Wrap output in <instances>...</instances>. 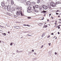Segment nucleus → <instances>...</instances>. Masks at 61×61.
Here are the masks:
<instances>
[{
  "mask_svg": "<svg viewBox=\"0 0 61 61\" xmlns=\"http://www.w3.org/2000/svg\"><path fill=\"white\" fill-rule=\"evenodd\" d=\"M0 26L1 27H2L3 28L4 27L3 26H1V25H0Z\"/></svg>",
  "mask_w": 61,
  "mask_h": 61,
  "instance_id": "nucleus-30",
  "label": "nucleus"
},
{
  "mask_svg": "<svg viewBox=\"0 0 61 61\" xmlns=\"http://www.w3.org/2000/svg\"><path fill=\"white\" fill-rule=\"evenodd\" d=\"M47 21L48 22V21H49V20H47Z\"/></svg>",
  "mask_w": 61,
  "mask_h": 61,
  "instance_id": "nucleus-61",
  "label": "nucleus"
},
{
  "mask_svg": "<svg viewBox=\"0 0 61 61\" xmlns=\"http://www.w3.org/2000/svg\"><path fill=\"white\" fill-rule=\"evenodd\" d=\"M58 11H59V10H57V11H56V13H57V12H58Z\"/></svg>",
  "mask_w": 61,
  "mask_h": 61,
  "instance_id": "nucleus-23",
  "label": "nucleus"
},
{
  "mask_svg": "<svg viewBox=\"0 0 61 61\" xmlns=\"http://www.w3.org/2000/svg\"><path fill=\"white\" fill-rule=\"evenodd\" d=\"M42 13H46V11H43L41 12Z\"/></svg>",
  "mask_w": 61,
  "mask_h": 61,
  "instance_id": "nucleus-19",
  "label": "nucleus"
},
{
  "mask_svg": "<svg viewBox=\"0 0 61 61\" xmlns=\"http://www.w3.org/2000/svg\"><path fill=\"white\" fill-rule=\"evenodd\" d=\"M1 5L3 7L5 6V3L4 2H2L1 3Z\"/></svg>",
  "mask_w": 61,
  "mask_h": 61,
  "instance_id": "nucleus-7",
  "label": "nucleus"
},
{
  "mask_svg": "<svg viewBox=\"0 0 61 61\" xmlns=\"http://www.w3.org/2000/svg\"><path fill=\"white\" fill-rule=\"evenodd\" d=\"M32 36V35H30L28 34H27L26 35V36Z\"/></svg>",
  "mask_w": 61,
  "mask_h": 61,
  "instance_id": "nucleus-21",
  "label": "nucleus"
},
{
  "mask_svg": "<svg viewBox=\"0 0 61 61\" xmlns=\"http://www.w3.org/2000/svg\"><path fill=\"white\" fill-rule=\"evenodd\" d=\"M23 51H19V53H20V52H22Z\"/></svg>",
  "mask_w": 61,
  "mask_h": 61,
  "instance_id": "nucleus-33",
  "label": "nucleus"
},
{
  "mask_svg": "<svg viewBox=\"0 0 61 61\" xmlns=\"http://www.w3.org/2000/svg\"><path fill=\"white\" fill-rule=\"evenodd\" d=\"M51 35H54V33H52L51 34Z\"/></svg>",
  "mask_w": 61,
  "mask_h": 61,
  "instance_id": "nucleus-39",
  "label": "nucleus"
},
{
  "mask_svg": "<svg viewBox=\"0 0 61 61\" xmlns=\"http://www.w3.org/2000/svg\"><path fill=\"white\" fill-rule=\"evenodd\" d=\"M61 2H59V1H57L56 3V5H57V4H61Z\"/></svg>",
  "mask_w": 61,
  "mask_h": 61,
  "instance_id": "nucleus-11",
  "label": "nucleus"
},
{
  "mask_svg": "<svg viewBox=\"0 0 61 61\" xmlns=\"http://www.w3.org/2000/svg\"><path fill=\"white\" fill-rule=\"evenodd\" d=\"M34 11L36 13H38V10H34Z\"/></svg>",
  "mask_w": 61,
  "mask_h": 61,
  "instance_id": "nucleus-14",
  "label": "nucleus"
},
{
  "mask_svg": "<svg viewBox=\"0 0 61 61\" xmlns=\"http://www.w3.org/2000/svg\"><path fill=\"white\" fill-rule=\"evenodd\" d=\"M56 15H58V13H56Z\"/></svg>",
  "mask_w": 61,
  "mask_h": 61,
  "instance_id": "nucleus-44",
  "label": "nucleus"
},
{
  "mask_svg": "<svg viewBox=\"0 0 61 61\" xmlns=\"http://www.w3.org/2000/svg\"><path fill=\"white\" fill-rule=\"evenodd\" d=\"M11 3L12 5H13V4H14V1H13V0H12L11 1Z\"/></svg>",
  "mask_w": 61,
  "mask_h": 61,
  "instance_id": "nucleus-12",
  "label": "nucleus"
},
{
  "mask_svg": "<svg viewBox=\"0 0 61 61\" xmlns=\"http://www.w3.org/2000/svg\"><path fill=\"white\" fill-rule=\"evenodd\" d=\"M3 32V31L1 30H0V33H2Z\"/></svg>",
  "mask_w": 61,
  "mask_h": 61,
  "instance_id": "nucleus-28",
  "label": "nucleus"
},
{
  "mask_svg": "<svg viewBox=\"0 0 61 61\" xmlns=\"http://www.w3.org/2000/svg\"><path fill=\"white\" fill-rule=\"evenodd\" d=\"M4 8L5 9H7L8 11H9L10 10V7L11 6L10 5H8V6H4Z\"/></svg>",
  "mask_w": 61,
  "mask_h": 61,
  "instance_id": "nucleus-1",
  "label": "nucleus"
},
{
  "mask_svg": "<svg viewBox=\"0 0 61 61\" xmlns=\"http://www.w3.org/2000/svg\"><path fill=\"white\" fill-rule=\"evenodd\" d=\"M28 18L29 19H30V18H31V17H28Z\"/></svg>",
  "mask_w": 61,
  "mask_h": 61,
  "instance_id": "nucleus-37",
  "label": "nucleus"
},
{
  "mask_svg": "<svg viewBox=\"0 0 61 61\" xmlns=\"http://www.w3.org/2000/svg\"><path fill=\"white\" fill-rule=\"evenodd\" d=\"M35 6L36 8H38V6L37 5H35Z\"/></svg>",
  "mask_w": 61,
  "mask_h": 61,
  "instance_id": "nucleus-16",
  "label": "nucleus"
},
{
  "mask_svg": "<svg viewBox=\"0 0 61 61\" xmlns=\"http://www.w3.org/2000/svg\"><path fill=\"white\" fill-rule=\"evenodd\" d=\"M56 24H57V22H55V25H56Z\"/></svg>",
  "mask_w": 61,
  "mask_h": 61,
  "instance_id": "nucleus-40",
  "label": "nucleus"
},
{
  "mask_svg": "<svg viewBox=\"0 0 61 61\" xmlns=\"http://www.w3.org/2000/svg\"><path fill=\"white\" fill-rule=\"evenodd\" d=\"M59 20H60V21H61V19H59Z\"/></svg>",
  "mask_w": 61,
  "mask_h": 61,
  "instance_id": "nucleus-56",
  "label": "nucleus"
},
{
  "mask_svg": "<svg viewBox=\"0 0 61 61\" xmlns=\"http://www.w3.org/2000/svg\"><path fill=\"white\" fill-rule=\"evenodd\" d=\"M29 10L28 9H27V12L28 13H29Z\"/></svg>",
  "mask_w": 61,
  "mask_h": 61,
  "instance_id": "nucleus-26",
  "label": "nucleus"
},
{
  "mask_svg": "<svg viewBox=\"0 0 61 61\" xmlns=\"http://www.w3.org/2000/svg\"><path fill=\"white\" fill-rule=\"evenodd\" d=\"M43 46H44L43 45H42V46H41V48H43Z\"/></svg>",
  "mask_w": 61,
  "mask_h": 61,
  "instance_id": "nucleus-34",
  "label": "nucleus"
},
{
  "mask_svg": "<svg viewBox=\"0 0 61 61\" xmlns=\"http://www.w3.org/2000/svg\"><path fill=\"white\" fill-rule=\"evenodd\" d=\"M32 51H33V52H34V50H32Z\"/></svg>",
  "mask_w": 61,
  "mask_h": 61,
  "instance_id": "nucleus-48",
  "label": "nucleus"
},
{
  "mask_svg": "<svg viewBox=\"0 0 61 61\" xmlns=\"http://www.w3.org/2000/svg\"><path fill=\"white\" fill-rule=\"evenodd\" d=\"M21 15L23 16V14H22V12L21 11L20 12Z\"/></svg>",
  "mask_w": 61,
  "mask_h": 61,
  "instance_id": "nucleus-25",
  "label": "nucleus"
},
{
  "mask_svg": "<svg viewBox=\"0 0 61 61\" xmlns=\"http://www.w3.org/2000/svg\"><path fill=\"white\" fill-rule=\"evenodd\" d=\"M27 9L29 10V11H31V10H32V9H31V7L30 6H29V7H28L27 8Z\"/></svg>",
  "mask_w": 61,
  "mask_h": 61,
  "instance_id": "nucleus-10",
  "label": "nucleus"
},
{
  "mask_svg": "<svg viewBox=\"0 0 61 61\" xmlns=\"http://www.w3.org/2000/svg\"><path fill=\"white\" fill-rule=\"evenodd\" d=\"M50 37V35H49L47 37V38H49Z\"/></svg>",
  "mask_w": 61,
  "mask_h": 61,
  "instance_id": "nucleus-29",
  "label": "nucleus"
},
{
  "mask_svg": "<svg viewBox=\"0 0 61 61\" xmlns=\"http://www.w3.org/2000/svg\"><path fill=\"white\" fill-rule=\"evenodd\" d=\"M41 36H42V37H43V35H42Z\"/></svg>",
  "mask_w": 61,
  "mask_h": 61,
  "instance_id": "nucleus-58",
  "label": "nucleus"
},
{
  "mask_svg": "<svg viewBox=\"0 0 61 61\" xmlns=\"http://www.w3.org/2000/svg\"><path fill=\"white\" fill-rule=\"evenodd\" d=\"M17 9H20V8H19V7H17Z\"/></svg>",
  "mask_w": 61,
  "mask_h": 61,
  "instance_id": "nucleus-27",
  "label": "nucleus"
},
{
  "mask_svg": "<svg viewBox=\"0 0 61 61\" xmlns=\"http://www.w3.org/2000/svg\"><path fill=\"white\" fill-rule=\"evenodd\" d=\"M27 32H28L27 31H25V32H24V33H27Z\"/></svg>",
  "mask_w": 61,
  "mask_h": 61,
  "instance_id": "nucleus-43",
  "label": "nucleus"
},
{
  "mask_svg": "<svg viewBox=\"0 0 61 61\" xmlns=\"http://www.w3.org/2000/svg\"><path fill=\"white\" fill-rule=\"evenodd\" d=\"M55 37H56V36H54V37L53 38H55Z\"/></svg>",
  "mask_w": 61,
  "mask_h": 61,
  "instance_id": "nucleus-63",
  "label": "nucleus"
},
{
  "mask_svg": "<svg viewBox=\"0 0 61 61\" xmlns=\"http://www.w3.org/2000/svg\"><path fill=\"white\" fill-rule=\"evenodd\" d=\"M42 7L44 9H45L46 10V9H47V7L46 6H44V5H42Z\"/></svg>",
  "mask_w": 61,
  "mask_h": 61,
  "instance_id": "nucleus-4",
  "label": "nucleus"
},
{
  "mask_svg": "<svg viewBox=\"0 0 61 61\" xmlns=\"http://www.w3.org/2000/svg\"><path fill=\"white\" fill-rule=\"evenodd\" d=\"M58 17H60V15H59L58 16Z\"/></svg>",
  "mask_w": 61,
  "mask_h": 61,
  "instance_id": "nucleus-41",
  "label": "nucleus"
},
{
  "mask_svg": "<svg viewBox=\"0 0 61 61\" xmlns=\"http://www.w3.org/2000/svg\"><path fill=\"white\" fill-rule=\"evenodd\" d=\"M28 26H29V27H30V25H28Z\"/></svg>",
  "mask_w": 61,
  "mask_h": 61,
  "instance_id": "nucleus-53",
  "label": "nucleus"
},
{
  "mask_svg": "<svg viewBox=\"0 0 61 61\" xmlns=\"http://www.w3.org/2000/svg\"><path fill=\"white\" fill-rule=\"evenodd\" d=\"M57 21L56 20V21H55V23H57Z\"/></svg>",
  "mask_w": 61,
  "mask_h": 61,
  "instance_id": "nucleus-51",
  "label": "nucleus"
},
{
  "mask_svg": "<svg viewBox=\"0 0 61 61\" xmlns=\"http://www.w3.org/2000/svg\"><path fill=\"white\" fill-rule=\"evenodd\" d=\"M31 4L32 6H33L36 4V3L34 2H32L31 3Z\"/></svg>",
  "mask_w": 61,
  "mask_h": 61,
  "instance_id": "nucleus-8",
  "label": "nucleus"
},
{
  "mask_svg": "<svg viewBox=\"0 0 61 61\" xmlns=\"http://www.w3.org/2000/svg\"><path fill=\"white\" fill-rule=\"evenodd\" d=\"M42 9V7H41V8H40V9Z\"/></svg>",
  "mask_w": 61,
  "mask_h": 61,
  "instance_id": "nucleus-42",
  "label": "nucleus"
},
{
  "mask_svg": "<svg viewBox=\"0 0 61 61\" xmlns=\"http://www.w3.org/2000/svg\"><path fill=\"white\" fill-rule=\"evenodd\" d=\"M51 18H52V19H54V18H53V17H51Z\"/></svg>",
  "mask_w": 61,
  "mask_h": 61,
  "instance_id": "nucleus-52",
  "label": "nucleus"
},
{
  "mask_svg": "<svg viewBox=\"0 0 61 61\" xmlns=\"http://www.w3.org/2000/svg\"><path fill=\"white\" fill-rule=\"evenodd\" d=\"M8 33H9V34L10 33V32L9 31H8Z\"/></svg>",
  "mask_w": 61,
  "mask_h": 61,
  "instance_id": "nucleus-47",
  "label": "nucleus"
},
{
  "mask_svg": "<svg viewBox=\"0 0 61 61\" xmlns=\"http://www.w3.org/2000/svg\"><path fill=\"white\" fill-rule=\"evenodd\" d=\"M58 34H60V33H59V32H58Z\"/></svg>",
  "mask_w": 61,
  "mask_h": 61,
  "instance_id": "nucleus-50",
  "label": "nucleus"
},
{
  "mask_svg": "<svg viewBox=\"0 0 61 61\" xmlns=\"http://www.w3.org/2000/svg\"><path fill=\"white\" fill-rule=\"evenodd\" d=\"M42 35H43V36H45L44 35V34H43Z\"/></svg>",
  "mask_w": 61,
  "mask_h": 61,
  "instance_id": "nucleus-49",
  "label": "nucleus"
},
{
  "mask_svg": "<svg viewBox=\"0 0 61 61\" xmlns=\"http://www.w3.org/2000/svg\"><path fill=\"white\" fill-rule=\"evenodd\" d=\"M38 25L40 26H41L43 25V24H42V23H40L38 24Z\"/></svg>",
  "mask_w": 61,
  "mask_h": 61,
  "instance_id": "nucleus-13",
  "label": "nucleus"
},
{
  "mask_svg": "<svg viewBox=\"0 0 61 61\" xmlns=\"http://www.w3.org/2000/svg\"><path fill=\"white\" fill-rule=\"evenodd\" d=\"M44 26L45 28H46V27H47L48 26L47 25H45L43 26V28H44Z\"/></svg>",
  "mask_w": 61,
  "mask_h": 61,
  "instance_id": "nucleus-15",
  "label": "nucleus"
},
{
  "mask_svg": "<svg viewBox=\"0 0 61 61\" xmlns=\"http://www.w3.org/2000/svg\"><path fill=\"white\" fill-rule=\"evenodd\" d=\"M14 27L15 28H16L17 29H18L20 28V27H18V26H14Z\"/></svg>",
  "mask_w": 61,
  "mask_h": 61,
  "instance_id": "nucleus-9",
  "label": "nucleus"
},
{
  "mask_svg": "<svg viewBox=\"0 0 61 61\" xmlns=\"http://www.w3.org/2000/svg\"><path fill=\"white\" fill-rule=\"evenodd\" d=\"M49 9H51V7H49Z\"/></svg>",
  "mask_w": 61,
  "mask_h": 61,
  "instance_id": "nucleus-38",
  "label": "nucleus"
},
{
  "mask_svg": "<svg viewBox=\"0 0 61 61\" xmlns=\"http://www.w3.org/2000/svg\"><path fill=\"white\" fill-rule=\"evenodd\" d=\"M15 9H13L12 8L11 9V8L10 7V10H9V11H10L11 12H13L14 11H15Z\"/></svg>",
  "mask_w": 61,
  "mask_h": 61,
  "instance_id": "nucleus-5",
  "label": "nucleus"
},
{
  "mask_svg": "<svg viewBox=\"0 0 61 61\" xmlns=\"http://www.w3.org/2000/svg\"><path fill=\"white\" fill-rule=\"evenodd\" d=\"M57 39V38L56 37V38H55V39Z\"/></svg>",
  "mask_w": 61,
  "mask_h": 61,
  "instance_id": "nucleus-59",
  "label": "nucleus"
},
{
  "mask_svg": "<svg viewBox=\"0 0 61 61\" xmlns=\"http://www.w3.org/2000/svg\"><path fill=\"white\" fill-rule=\"evenodd\" d=\"M34 54H35V55H36V53H34Z\"/></svg>",
  "mask_w": 61,
  "mask_h": 61,
  "instance_id": "nucleus-57",
  "label": "nucleus"
},
{
  "mask_svg": "<svg viewBox=\"0 0 61 61\" xmlns=\"http://www.w3.org/2000/svg\"><path fill=\"white\" fill-rule=\"evenodd\" d=\"M49 25V26H50V25Z\"/></svg>",
  "mask_w": 61,
  "mask_h": 61,
  "instance_id": "nucleus-64",
  "label": "nucleus"
},
{
  "mask_svg": "<svg viewBox=\"0 0 61 61\" xmlns=\"http://www.w3.org/2000/svg\"><path fill=\"white\" fill-rule=\"evenodd\" d=\"M21 12V11L20 10H18L17 12L16 15H20Z\"/></svg>",
  "mask_w": 61,
  "mask_h": 61,
  "instance_id": "nucleus-3",
  "label": "nucleus"
},
{
  "mask_svg": "<svg viewBox=\"0 0 61 61\" xmlns=\"http://www.w3.org/2000/svg\"><path fill=\"white\" fill-rule=\"evenodd\" d=\"M43 19H43V18L42 19V20H43Z\"/></svg>",
  "mask_w": 61,
  "mask_h": 61,
  "instance_id": "nucleus-60",
  "label": "nucleus"
},
{
  "mask_svg": "<svg viewBox=\"0 0 61 61\" xmlns=\"http://www.w3.org/2000/svg\"><path fill=\"white\" fill-rule=\"evenodd\" d=\"M49 15L50 16V15H51V14H49Z\"/></svg>",
  "mask_w": 61,
  "mask_h": 61,
  "instance_id": "nucleus-46",
  "label": "nucleus"
},
{
  "mask_svg": "<svg viewBox=\"0 0 61 61\" xmlns=\"http://www.w3.org/2000/svg\"><path fill=\"white\" fill-rule=\"evenodd\" d=\"M4 36H6V34L5 33H4L3 34Z\"/></svg>",
  "mask_w": 61,
  "mask_h": 61,
  "instance_id": "nucleus-32",
  "label": "nucleus"
},
{
  "mask_svg": "<svg viewBox=\"0 0 61 61\" xmlns=\"http://www.w3.org/2000/svg\"><path fill=\"white\" fill-rule=\"evenodd\" d=\"M26 4L27 5H31V3L30 1H28L26 2Z\"/></svg>",
  "mask_w": 61,
  "mask_h": 61,
  "instance_id": "nucleus-6",
  "label": "nucleus"
},
{
  "mask_svg": "<svg viewBox=\"0 0 61 61\" xmlns=\"http://www.w3.org/2000/svg\"><path fill=\"white\" fill-rule=\"evenodd\" d=\"M55 55H56V54H57V53H56V52H55Z\"/></svg>",
  "mask_w": 61,
  "mask_h": 61,
  "instance_id": "nucleus-36",
  "label": "nucleus"
},
{
  "mask_svg": "<svg viewBox=\"0 0 61 61\" xmlns=\"http://www.w3.org/2000/svg\"><path fill=\"white\" fill-rule=\"evenodd\" d=\"M58 29H60V27H58Z\"/></svg>",
  "mask_w": 61,
  "mask_h": 61,
  "instance_id": "nucleus-45",
  "label": "nucleus"
},
{
  "mask_svg": "<svg viewBox=\"0 0 61 61\" xmlns=\"http://www.w3.org/2000/svg\"><path fill=\"white\" fill-rule=\"evenodd\" d=\"M50 5H51L52 6V7H54L56 6V4L53 2H52L51 3Z\"/></svg>",
  "mask_w": 61,
  "mask_h": 61,
  "instance_id": "nucleus-2",
  "label": "nucleus"
},
{
  "mask_svg": "<svg viewBox=\"0 0 61 61\" xmlns=\"http://www.w3.org/2000/svg\"><path fill=\"white\" fill-rule=\"evenodd\" d=\"M12 44H13V43H11L10 44V45L11 46H12Z\"/></svg>",
  "mask_w": 61,
  "mask_h": 61,
  "instance_id": "nucleus-22",
  "label": "nucleus"
},
{
  "mask_svg": "<svg viewBox=\"0 0 61 61\" xmlns=\"http://www.w3.org/2000/svg\"><path fill=\"white\" fill-rule=\"evenodd\" d=\"M20 9L21 10V9H22V7H20Z\"/></svg>",
  "mask_w": 61,
  "mask_h": 61,
  "instance_id": "nucleus-55",
  "label": "nucleus"
},
{
  "mask_svg": "<svg viewBox=\"0 0 61 61\" xmlns=\"http://www.w3.org/2000/svg\"><path fill=\"white\" fill-rule=\"evenodd\" d=\"M40 0H38L37 1V3L38 4L39 3H40Z\"/></svg>",
  "mask_w": 61,
  "mask_h": 61,
  "instance_id": "nucleus-18",
  "label": "nucleus"
},
{
  "mask_svg": "<svg viewBox=\"0 0 61 61\" xmlns=\"http://www.w3.org/2000/svg\"><path fill=\"white\" fill-rule=\"evenodd\" d=\"M16 52H17V53H19V51L18 50H17V51H16Z\"/></svg>",
  "mask_w": 61,
  "mask_h": 61,
  "instance_id": "nucleus-20",
  "label": "nucleus"
},
{
  "mask_svg": "<svg viewBox=\"0 0 61 61\" xmlns=\"http://www.w3.org/2000/svg\"><path fill=\"white\" fill-rule=\"evenodd\" d=\"M0 43H1V41H0Z\"/></svg>",
  "mask_w": 61,
  "mask_h": 61,
  "instance_id": "nucleus-62",
  "label": "nucleus"
},
{
  "mask_svg": "<svg viewBox=\"0 0 61 61\" xmlns=\"http://www.w3.org/2000/svg\"><path fill=\"white\" fill-rule=\"evenodd\" d=\"M25 0H21V1L22 2H24V1H25Z\"/></svg>",
  "mask_w": 61,
  "mask_h": 61,
  "instance_id": "nucleus-24",
  "label": "nucleus"
},
{
  "mask_svg": "<svg viewBox=\"0 0 61 61\" xmlns=\"http://www.w3.org/2000/svg\"><path fill=\"white\" fill-rule=\"evenodd\" d=\"M24 26H26V25H24Z\"/></svg>",
  "mask_w": 61,
  "mask_h": 61,
  "instance_id": "nucleus-54",
  "label": "nucleus"
},
{
  "mask_svg": "<svg viewBox=\"0 0 61 61\" xmlns=\"http://www.w3.org/2000/svg\"><path fill=\"white\" fill-rule=\"evenodd\" d=\"M33 9H35V6H33Z\"/></svg>",
  "mask_w": 61,
  "mask_h": 61,
  "instance_id": "nucleus-35",
  "label": "nucleus"
},
{
  "mask_svg": "<svg viewBox=\"0 0 61 61\" xmlns=\"http://www.w3.org/2000/svg\"><path fill=\"white\" fill-rule=\"evenodd\" d=\"M9 0H7V1L6 2V4H8V2H9Z\"/></svg>",
  "mask_w": 61,
  "mask_h": 61,
  "instance_id": "nucleus-17",
  "label": "nucleus"
},
{
  "mask_svg": "<svg viewBox=\"0 0 61 61\" xmlns=\"http://www.w3.org/2000/svg\"><path fill=\"white\" fill-rule=\"evenodd\" d=\"M48 45L50 46H51V43H48Z\"/></svg>",
  "mask_w": 61,
  "mask_h": 61,
  "instance_id": "nucleus-31",
  "label": "nucleus"
}]
</instances>
